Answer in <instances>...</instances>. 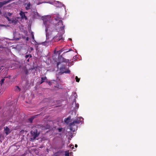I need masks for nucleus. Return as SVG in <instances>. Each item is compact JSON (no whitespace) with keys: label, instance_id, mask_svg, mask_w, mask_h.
Instances as JSON below:
<instances>
[{"label":"nucleus","instance_id":"f257e3e1","mask_svg":"<svg viewBox=\"0 0 156 156\" xmlns=\"http://www.w3.org/2000/svg\"><path fill=\"white\" fill-rule=\"evenodd\" d=\"M80 118L79 119H75L73 122L69 124V126L71 131L74 132L77 129V125L80 122Z\"/></svg>","mask_w":156,"mask_h":156},{"label":"nucleus","instance_id":"f03ea898","mask_svg":"<svg viewBox=\"0 0 156 156\" xmlns=\"http://www.w3.org/2000/svg\"><path fill=\"white\" fill-rule=\"evenodd\" d=\"M38 131L37 129L35 131L32 130L30 132V134L31 136V137L30 138V139L31 140H34L39 135V133H37Z\"/></svg>","mask_w":156,"mask_h":156},{"label":"nucleus","instance_id":"7ed1b4c3","mask_svg":"<svg viewBox=\"0 0 156 156\" xmlns=\"http://www.w3.org/2000/svg\"><path fill=\"white\" fill-rule=\"evenodd\" d=\"M62 38V36L59 34H58L53 39L55 41H58L61 40Z\"/></svg>","mask_w":156,"mask_h":156},{"label":"nucleus","instance_id":"20e7f679","mask_svg":"<svg viewBox=\"0 0 156 156\" xmlns=\"http://www.w3.org/2000/svg\"><path fill=\"white\" fill-rule=\"evenodd\" d=\"M59 61L62 62H65L66 63L69 62V60L63 58L62 56H60L59 58Z\"/></svg>","mask_w":156,"mask_h":156},{"label":"nucleus","instance_id":"39448f33","mask_svg":"<svg viewBox=\"0 0 156 156\" xmlns=\"http://www.w3.org/2000/svg\"><path fill=\"white\" fill-rule=\"evenodd\" d=\"M4 132L6 135H8L10 133V129L7 126L4 127Z\"/></svg>","mask_w":156,"mask_h":156},{"label":"nucleus","instance_id":"423d86ee","mask_svg":"<svg viewBox=\"0 0 156 156\" xmlns=\"http://www.w3.org/2000/svg\"><path fill=\"white\" fill-rule=\"evenodd\" d=\"M20 15L21 17L22 18H24L26 20L27 19V16L25 15V12L21 11L20 13Z\"/></svg>","mask_w":156,"mask_h":156},{"label":"nucleus","instance_id":"0eeeda50","mask_svg":"<svg viewBox=\"0 0 156 156\" xmlns=\"http://www.w3.org/2000/svg\"><path fill=\"white\" fill-rule=\"evenodd\" d=\"M25 5H26V6L25 7V9L26 10H28L30 9V2L28 4H25Z\"/></svg>","mask_w":156,"mask_h":156},{"label":"nucleus","instance_id":"6e6552de","mask_svg":"<svg viewBox=\"0 0 156 156\" xmlns=\"http://www.w3.org/2000/svg\"><path fill=\"white\" fill-rule=\"evenodd\" d=\"M38 115H36L35 116H32L31 118L28 119V120L30 123H32L33 122L34 119Z\"/></svg>","mask_w":156,"mask_h":156},{"label":"nucleus","instance_id":"1a4fd4ad","mask_svg":"<svg viewBox=\"0 0 156 156\" xmlns=\"http://www.w3.org/2000/svg\"><path fill=\"white\" fill-rule=\"evenodd\" d=\"M41 82H40V84H42L44 81V80H47V77L46 76H44L43 77H41Z\"/></svg>","mask_w":156,"mask_h":156},{"label":"nucleus","instance_id":"9d476101","mask_svg":"<svg viewBox=\"0 0 156 156\" xmlns=\"http://www.w3.org/2000/svg\"><path fill=\"white\" fill-rule=\"evenodd\" d=\"M14 89L15 91L17 92H19L20 91V89L18 86H16Z\"/></svg>","mask_w":156,"mask_h":156},{"label":"nucleus","instance_id":"9b49d317","mask_svg":"<svg viewBox=\"0 0 156 156\" xmlns=\"http://www.w3.org/2000/svg\"><path fill=\"white\" fill-rule=\"evenodd\" d=\"M6 2L5 1H4L2 2H0V7L1 8L4 5L6 4Z\"/></svg>","mask_w":156,"mask_h":156},{"label":"nucleus","instance_id":"f8f14e48","mask_svg":"<svg viewBox=\"0 0 156 156\" xmlns=\"http://www.w3.org/2000/svg\"><path fill=\"white\" fill-rule=\"evenodd\" d=\"M70 119V117H68L67 118L65 119L64 121L65 123H66L67 124H68L69 122Z\"/></svg>","mask_w":156,"mask_h":156},{"label":"nucleus","instance_id":"ddd939ff","mask_svg":"<svg viewBox=\"0 0 156 156\" xmlns=\"http://www.w3.org/2000/svg\"><path fill=\"white\" fill-rule=\"evenodd\" d=\"M57 25H58L62 26L63 25L62 21L61 20H59Z\"/></svg>","mask_w":156,"mask_h":156},{"label":"nucleus","instance_id":"4468645a","mask_svg":"<svg viewBox=\"0 0 156 156\" xmlns=\"http://www.w3.org/2000/svg\"><path fill=\"white\" fill-rule=\"evenodd\" d=\"M24 72L26 75H28L29 73L28 71L26 68H25L24 69Z\"/></svg>","mask_w":156,"mask_h":156},{"label":"nucleus","instance_id":"2eb2a0df","mask_svg":"<svg viewBox=\"0 0 156 156\" xmlns=\"http://www.w3.org/2000/svg\"><path fill=\"white\" fill-rule=\"evenodd\" d=\"M79 104H77V103L76 104V102L75 101V109H77L79 108Z\"/></svg>","mask_w":156,"mask_h":156},{"label":"nucleus","instance_id":"dca6fc26","mask_svg":"<svg viewBox=\"0 0 156 156\" xmlns=\"http://www.w3.org/2000/svg\"><path fill=\"white\" fill-rule=\"evenodd\" d=\"M73 97L74 98H76L77 97V94L76 92H74L73 94Z\"/></svg>","mask_w":156,"mask_h":156},{"label":"nucleus","instance_id":"f3484780","mask_svg":"<svg viewBox=\"0 0 156 156\" xmlns=\"http://www.w3.org/2000/svg\"><path fill=\"white\" fill-rule=\"evenodd\" d=\"M75 79L76 80V81L79 82L80 80V79L78 78L77 76H76L75 77Z\"/></svg>","mask_w":156,"mask_h":156},{"label":"nucleus","instance_id":"a211bd4d","mask_svg":"<svg viewBox=\"0 0 156 156\" xmlns=\"http://www.w3.org/2000/svg\"><path fill=\"white\" fill-rule=\"evenodd\" d=\"M5 80V79L4 78L2 79L0 82V83L1 84V85H2V84L4 82Z\"/></svg>","mask_w":156,"mask_h":156},{"label":"nucleus","instance_id":"6ab92c4d","mask_svg":"<svg viewBox=\"0 0 156 156\" xmlns=\"http://www.w3.org/2000/svg\"><path fill=\"white\" fill-rule=\"evenodd\" d=\"M45 82H46L47 83H48V84L50 86L52 85V82L50 81H46Z\"/></svg>","mask_w":156,"mask_h":156},{"label":"nucleus","instance_id":"aec40b11","mask_svg":"<svg viewBox=\"0 0 156 156\" xmlns=\"http://www.w3.org/2000/svg\"><path fill=\"white\" fill-rule=\"evenodd\" d=\"M12 1H13V0H8L5 1L6 2V3L7 4Z\"/></svg>","mask_w":156,"mask_h":156},{"label":"nucleus","instance_id":"412c9836","mask_svg":"<svg viewBox=\"0 0 156 156\" xmlns=\"http://www.w3.org/2000/svg\"><path fill=\"white\" fill-rule=\"evenodd\" d=\"M62 128H59L58 129V130L59 132H60L62 131Z\"/></svg>","mask_w":156,"mask_h":156},{"label":"nucleus","instance_id":"4be33fe9","mask_svg":"<svg viewBox=\"0 0 156 156\" xmlns=\"http://www.w3.org/2000/svg\"><path fill=\"white\" fill-rule=\"evenodd\" d=\"M63 50L62 49L59 50L58 51V52H59L58 54L59 55H60L61 53L63 51Z\"/></svg>","mask_w":156,"mask_h":156},{"label":"nucleus","instance_id":"5701e85b","mask_svg":"<svg viewBox=\"0 0 156 156\" xmlns=\"http://www.w3.org/2000/svg\"><path fill=\"white\" fill-rule=\"evenodd\" d=\"M65 155L66 156H69V153H68L66 151V152Z\"/></svg>","mask_w":156,"mask_h":156},{"label":"nucleus","instance_id":"b1692460","mask_svg":"<svg viewBox=\"0 0 156 156\" xmlns=\"http://www.w3.org/2000/svg\"><path fill=\"white\" fill-rule=\"evenodd\" d=\"M70 72V70H68L67 71H66L65 72H63V73H69Z\"/></svg>","mask_w":156,"mask_h":156},{"label":"nucleus","instance_id":"393cba45","mask_svg":"<svg viewBox=\"0 0 156 156\" xmlns=\"http://www.w3.org/2000/svg\"><path fill=\"white\" fill-rule=\"evenodd\" d=\"M29 56V55H25V58H28Z\"/></svg>","mask_w":156,"mask_h":156},{"label":"nucleus","instance_id":"a878e982","mask_svg":"<svg viewBox=\"0 0 156 156\" xmlns=\"http://www.w3.org/2000/svg\"><path fill=\"white\" fill-rule=\"evenodd\" d=\"M6 18L7 19V20H8L9 21H10V20L9 18V17H8V16H7L6 17Z\"/></svg>","mask_w":156,"mask_h":156},{"label":"nucleus","instance_id":"bb28decb","mask_svg":"<svg viewBox=\"0 0 156 156\" xmlns=\"http://www.w3.org/2000/svg\"><path fill=\"white\" fill-rule=\"evenodd\" d=\"M48 30V29L47 27H46V29H45V31L46 32H47Z\"/></svg>","mask_w":156,"mask_h":156},{"label":"nucleus","instance_id":"cd10ccee","mask_svg":"<svg viewBox=\"0 0 156 156\" xmlns=\"http://www.w3.org/2000/svg\"><path fill=\"white\" fill-rule=\"evenodd\" d=\"M46 22H47L46 21H44V24H45V25L46 26Z\"/></svg>","mask_w":156,"mask_h":156},{"label":"nucleus","instance_id":"c85d7f7f","mask_svg":"<svg viewBox=\"0 0 156 156\" xmlns=\"http://www.w3.org/2000/svg\"><path fill=\"white\" fill-rule=\"evenodd\" d=\"M32 38L33 39H34V35L33 34L32 35Z\"/></svg>","mask_w":156,"mask_h":156},{"label":"nucleus","instance_id":"c756f323","mask_svg":"<svg viewBox=\"0 0 156 156\" xmlns=\"http://www.w3.org/2000/svg\"><path fill=\"white\" fill-rule=\"evenodd\" d=\"M60 62H58L57 63V67H58V66L59 65V64L60 63Z\"/></svg>","mask_w":156,"mask_h":156},{"label":"nucleus","instance_id":"7c9ffc66","mask_svg":"<svg viewBox=\"0 0 156 156\" xmlns=\"http://www.w3.org/2000/svg\"><path fill=\"white\" fill-rule=\"evenodd\" d=\"M29 40V38H28V37H27V38H26V40L27 41H28Z\"/></svg>","mask_w":156,"mask_h":156},{"label":"nucleus","instance_id":"2f4dec72","mask_svg":"<svg viewBox=\"0 0 156 156\" xmlns=\"http://www.w3.org/2000/svg\"><path fill=\"white\" fill-rule=\"evenodd\" d=\"M29 56H30V58H31V57H32V56L31 55H29Z\"/></svg>","mask_w":156,"mask_h":156},{"label":"nucleus","instance_id":"473e14b6","mask_svg":"<svg viewBox=\"0 0 156 156\" xmlns=\"http://www.w3.org/2000/svg\"><path fill=\"white\" fill-rule=\"evenodd\" d=\"M75 147H77V144H75Z\"/></svg>","mask_w":156,"mask_h":156},{"label":"nucleus","instance_id":"72a5a7b5","mask_svg":"<svg viewBox=\"0 0 156 156\" xmlns=\"http://www.w3.org/2000/svg\"><path fill=\"white\" fill-rule=\"evenodd\" d=\"M69 40L71 41L72 40V39L71 38H69Z\"/></svg>","mask_w":156,"mask_h":156},{"label":"nucleus","instance_id":"f704fd0d","mask_svg":"<svg viewBox=\"0 0 156 156\" xmlns=\"http://www.w3.org/2000/svg\"><path fill=\"white\" fill-rule=\"evenodd\" d=\"M27 62H29V59H28L27 61Z\"/></svg>","mask_w":156,"mask_h":156},{"label":"nucleus","instance_id":"c9c22d12","mask_svg":"<svg viewBox=\"0 0 156 156\" xmlns=\"http://www.w3.org/2000/svg\"><path fill=\"white\" fill-rule=\"evenodd\" d=\"M62 68H60V70H62Z\"/></svg>","mask_w":156,"mask_h":156},{"label":"nucleus","instance_id":"e433bc0d","mask_svg":"<svg viewBox=\"0 0 156 156\" xmlns=\"http://www.w3.org/2000/svg\"><path fill=\"white\" fill-rule=\"evenodd\" d=\"M64 27H65V26H63L62 27L63 28H64Z\"/></svg>","mask_w":156,"mask_h":156}]
</instances>
